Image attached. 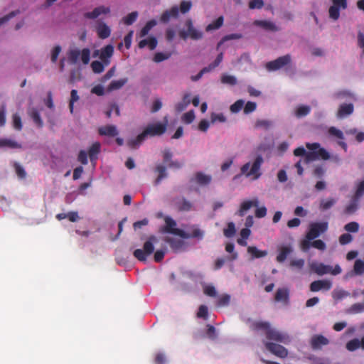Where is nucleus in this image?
Instances as JSON below:
<instances>
[{"label":"nucleus","instance_id":"nucleus-1","mask_svg":"<svg viewBox=\"0 0 364 364\" xmlns=\"http://www.w3.org/2000/svg\"><path fill=\"white\" fill-rule=\"evenodd\" d=\"M251 329L256 332H264L266 338L269 341H274L284 344H287L290 342V338L288 334L272 328L270 323L268 321H255L252 323Z\"/></svg>","mask_w":364,"mask_h":364},{"label":"nucleus","instance_id":"nucleus-2","mask_svg":"<svg viewBox=\"0 0 364 364\" xmlns=\"http://www.w3.org/2000/svg\"><path fill=\"white\" fill-rule=\"evenodd\" d=\"M166 130V123H156L149 124L144 131L134 139L127 141V145L133 149H136L144 141L148 136H161Z\"/></svg>","mask_w":364,"mask_h":364},{"label":"nucleus","instance_id":"nucleus-3","mask_svg":"<svg viewBox=\"0 0 364 364\" xmlns=\"http://www.w3.org/2000/svg\"><path fill=\"white\" fill-rule=\"evenodd\" d=\"M264 162L263 158L261 155L257 156L253 163L247 162L242 166L240 168L241 174L245 175L246 177H252V179H258L261 175V166Z\"/></svg>","mask_w":364,"mask_h":364},{"label":"nucleus","instance_id":"nucleus-4","mask_svg":"<svg viewBox=\"0 0 364 364\" xmlns=\"http://www.w3.org/2000/svg\"><path fill=\"white\" fill-rule=\"evenodd\" d=\"M158 241L155 235H151L144 243L143 249H136L134 251L133 255L140 262H146L147 257L154 251V244Z\"/></svg>","mask_w":364,"mask_h":364},{"label":"nucleus","instance_id":"nucleus-5","mask_svg":"<svg viewBox=\"0 0 364 364\" xmlns=\"http://www.w3.org/2000/svg\"><path fill=\"white\" fill-rule=\"evenodd\" d=\"M309 268L311 272L318 275H324L331 274L332 275H338L341 273L342 269L338 264H336L333 268L330 265H326L318 262H312L309 263Z\"/></svg>","mask_w":364,"mask_h":364},{"label":"nucleus","instance_id":"nucleus-6","mask_svg":"<svg viewBox=\"0 0 364 364\" xmlns=\"http://www.w3.org/2000/svg\"><path fill=\"white\" fill-rule=\"evenodd\" d=\"M83 64L87 65L90 59V50L89 48H83L81 51L78 49H71L68 52V61L71 64H76L79 56Z\"/></svg>","mask_w":364,"mask_h":364},{"label":"nucleus","instance_id":"nucleus-7","mask_svg":"<svg viewBox=\"0 0 364 364\" xmlns=\"http://www.w3.org/2000/svg\"><path fill=\"white\" fill-rule=\"evenodd\" d=\"M328 224L327 222L312 223L309 225V231L306 233V238L309 240H313L318 237L321 234L327 231Z\"/></svg>","mask_w":364,"mask_h":364},{"label":"nucleus","instance_id":"nucleus-8","mask_svg":"<svg viewBox=\"0 0 364 364\" xmlns=\"http://www.w3.org/2000/svg\"><path fill=\"white\" fill-rule=\"evenodd\" d=\"M185 24L187 27V31L183 30L179 32V36L182 39L186 40L188 37L193 40H198L202 38L203 33L193 27V21L191 19L186 20Z\"/></svg>","mask_w":364,"mask_h":364},{"label":"nucleus","instance_id":"nucleus-9","mask_svg":"<svg viewBox=\"0 0 364 364\" xmlns=\"http://www.w3.org/2000/svg\"><path fill=\"white\" fill-rule=\"evenodd\" d=\"M291 57L289 54L280 56L274 60L269 61L266 63L265 68L269 71H275L284 68L285 65L290 64Z\"/></svg>","mask_w":364,"mask_h":364},{"label":"nucleus","instance_id":"nucleus-10","mask_svg":"<svg viewBox=\"0 0 364 364\" xmlns=\"http://www.w3.org/2000/svg\"><path fill=\"white\" fill-rule=\"evenodd\" d=\"M265 348L274 355L284 358L288 355V350L284 346L268 341H264Z\"/></svg>","mask_w":364,"mask_h":364},{"label":"nucleus","instance_id":"nucleus-11","mask_svg":"<svg viewBox=\"0 0 364 364\" xmlns=\"http://www.w3.org/2000/svg\"><path fill=\"white\" fill-rule=\"evenodd\" d=\"M166 225L161 229L163 233H171L178 236L183 235V230L176 228V222L170 217H166L164 219Z\"/></svg>","mask_w":364,"mask_h":364},{"label":"nucleus","instance_id":"nucleus-12","mask_svg":"<svg viewBox=\"0 0 364 364\" xmlns=\"http://www.w3.org/2000/svg\"><path fill=\"white\" fill-rule=\"evenodd\" d=\"M172 203L179 212H188L193 208V203L184 197H176L173 199Z\"/></svg>","mask_w":364,"mask_h":364},{"label":"nucleus","instance_id":"nucleus-13","mask_svg":"<svg viewBox=\"0 0 364 364\" xmlns=\"http://www.w3.org/2000/svg\"><path fill=\"white\" fill-rule=\"evenodd\" d=\"M332 287V283L328 280H316L311 283L310 290L316 292L320 290L328 291Z\"/></svg>","mask_w":364,"mask_h":364},{"label":"nucleus","instance_id":"nucleus-14","mask_svg":"<svg viewBox=\"0 0 364 364\" xmlns=\"http://www.w3.org/2000/svg\"><path fill=\"white\" fill-rule=\"evenodd\" d=\"M97 36L101 39H105L109 37L111 34L110 28L103 21H97L95 27Z\"/></svg>","mask_w":364,"mask_h":364},{"label":"nucleus","instance_id":"nucleus-15","mask_svg":"<svg viewBox=\"0 0 364 364\" xmlns=\"http://www.w3.org/2000/svg\"><path fill=\"white\" fill-rule=\"evenodd\" d=\"M164 241L169 244L171 250L175 252H178L184 248L185 244L182 240L166 236L164 237Z\"/></svg>","mask_w":364,"mask_h":364},{"label":"nucleus","instance_id":"nucleus-16","mask_svg":"<svg viewBox=\"0 0 364 364\" xmlns=\"http://www.w3.org/2000/svg\"><path fill=\"white\" fill-rule=\"evenodd\" d=\"M328 339L322 335L314 336L310 341L311 346L314 350L321 349L322 346L328 345Z\"/></svg>","mask_w":364,"mask_h":364},{"label":"nucleus","instance_id":"nucleus-17","mask_svg":"<svg viewBox=\"0 0 364 364\" xmlns=\"http://www.w3.org/2000/svg\"><path fill=\"white\" fill-rule=\"evenodd\" d=\"M253 25L260 27L267 31H279L280 29L276 24L270 21L267 20H255L253 22Z\"/></svg>","mask_w":364,"mask_h":364},{"label":"nucleus","instance_id":"nucleus-18","mask_svg":"<svg viewBox=\"0 0 364 364\" xmlns=\"http://www.w3.org/2000/svg\"><path fill=\"white\" fill-rule=\"evenodd\" d=\"M113 53L114 47L112 45H107L100 50V58L105 65L109 64V58L112 56Z\"/></svg>","mask_w":364,"mask_h":364},{"label":"nucleus","instance_id":"nucleus-19","mask_svg":"<svg viewBox=\"0 0 364 364\" xmlns=\"http://www.w3.org/2000/svg\"><path fill=\"white\" fill-rule=\"evenodd\" d=\"M179 14V9L177 6H172L169 10L165 11L161 16L162 23H168L171 18H177Z\"/></svg>","mask_w":364,"mask_h":364},{"label":"nucleus","instance_id":"nucleus-20","mask_svg":"<svg viewBox=\"0 0 364 364\" xmlns=\"http://www.w3.org/2000/svg\"><path fill=\"white\" fill-rule=\"evenodd\" d=\"M110 9L109 7H105L104 6H100L94 9V10L91 12H87L84 14L85 18L89 19H95L97 18L101 14H109Z\"/></svg>","mask_w":364,"mask_h":364},{"label":"nucleus","instance_id":"nucleus-21","mask_svg":"<svg viewBox=\"0 0 364 364\" xmlns=\"http://www.w3.org/2000/svg\"><path fill=\"white\" fill-rule=\"evenodd\" d=\"M98 133L101 136H115L119 134L116 126L112 124L100 127L98 129Z\"/></svg>","mask_w":364,"mask_h":364},{"label":"nucleus","instance_id":"nucleus-22","mask_svg":"<svg viewBox=\"0 0 364 364\" xmlns=\"http://www.w3.org/2000/svg\"><path fill=\"white\" fill-rule=\"evenodd\" d=\"M307 158V161H310L313 159V158L328 160L330 159V154L324 148H319L318 150L316 151L308 153Z\"/></svg>","mask_w":364,"mask_h":364},{"label":"nucleus","instance_id":"nucleus-23","mask_svg":"<svg viewBox=\"0 0 364 364\" xmlns=\"http://www.w3.org/2000/svg\"><path fill=\"white\" fill-rule=\"evenodd\" d=\"M354 106L352 103L341 104L337 112V117L338 118H343L346 116L351 114L353 112Z\"/></svg>","mask_w":364,"mask_h":364},{"label":"nucleus","instance_id":"nucleus-24","mask_svg":"<svg viewBox=\"0 0 364 364\" xmlns=\"http://www.w3.org/2000/svg\"><path fill=\"white\" fill-rule=\"evenodd\" d=\"M346 349L349 351H355L359 348L364 350V336L360 341L358 338H353L346 343Z\"/></svg>","mask_w":364,"mask_h":364},{"label":"nucleus","instance_id":"nucleus-25","mask_svg":"<svg viewBox=\"0 0 364 364\" xmlns=\"http://www.w3.org/2000/svg\"><path fill=\"white\" fill-rule=\"evenodd\" d=\"M154 171V173L158 174V176L154 181V185L157 186L164 178L167 177L166 168L162 164H157Z\"/></svg>","mask_w":364,"mask_h":364},{"label":"nucleus","instance_id":"nucleus-26","mask_svg":"<svg viewBox=\"0 0 364 364\" xmlns=\"http://www.w3.org/2000/svg\"><path fill=\"white\" fill-rule=\"evenodd\" d=\"M293 252L290 245L282 246L279 248V254L277 256V261L279 263L284 262L287 256Z\"/></svg>","mask_w":364,"mask_h":364},{"label":"nucleus","instance_id":"nucleus-27","mask_svg":"<svg viewBox=\"0 0 364 364\" xmlns=\"http://www.w3.org/2000/svg\"><path fill=\"white\" fill-rule=\"evenodd\" d=\"M128 82L127 77L121 78L117 80H112L107 87L108 92L121 89Z\"/></svg>","mask_w":364,"mask_h":364},{"label":"nucleus","instance_id":"nucleus-28","mask_svg":"<svg viewBox=\"0 0 364 364\" xmlns=\"http://www.w3.org/2000/svg\"><path fill=\"white\" fill-rule=\"evenodd\" d=\"M259 201L257 199H255L254 200H246L241 203L240 208L237 212V214L240 216H243L245 213L251 208L252 206H258Z\"/></svg>","mask_w":364,"mask_h":364},{"label":"nucleus","instance_id":"nucleus-29","mask_svg":"<svg viewBox=\"0 0 364 364\" xmlns=\"http://www.w3.org/2000/svg\"><path fill=\"white\" fill-rule=\"evenodd\" d=\"M196 181L200 186H207L212 180V177L210 175L205 174L202 172H197L195 175Z\"/></svg>","mask_w":364,"mask_h":364},{"label":"nucleus","instance_id":"nucleus-30","mask_svg":"<svg viewBox=\"0 0 364 364\" xmlns=\"http://www.w3.org/2000/svg\"><path fill=\"white\" fill-rule=\"evenodd\" d=\"M289 290L286 288L278 289L276 291L274 299L277 301L287 303L289 300Z\"/></svg>","mask_w":364,"mask_h":364},{"label":"nucleus","instance_id":"nucleus-31","mask_svg":"<svg viewBox=\"0 0 364 364\" xmlns=\"http://www.w3.org/2000/svg\"><path fill=\"white\" fill-rule=\"evenodd\" d=\"M138 46L139 48H144L148 46L150 50H154L157 46V40L155 37H150L148 39L141 40Z\"/></svg>","mask_w":364,"mask_h":364},{"label":"nucleus","instance_id":"nucleus-32","mask_svg":"<svg viewBox=\"0 0 364 364\" xmlns=\"http://www.w3.org/2000/svg\"><path fill=\"white\" fill-rule=\"evenodd\" d=\"M183 235L180 237L183 239L197 238L202 239L203 237V232L199 228H194L193 231L189 233L183 230Z\"/></svg>","mask_w":364,"mask_h":364},{"label":"nucleus","instance_id":"nucleus-33","mask_svg":"<svg viewBox=\"0 0 364 364\" xmlns=\"http://www.w3.org/2000/svg\"><path fill=\"white\" fill-rule=\"evenodd\" d=\"M247 252L251 255L253 259L264 257L268 255V252L267 250H259L254 246L248 247Z\"/></svg>","mask_w":364,"mask_h":364},{"label":"nucleus","instance_id":"nucleus-34","mask_svg":"<svg viewBox=\"0 0 364 364\" xmlns=\"http://www.w3.org/2000/svg\"><path fill=\"white\" fill-rule=\"evenodd\" d=\"M100 148L101 145L99 142H95L90 147L88 150V155L92 161L97 159V155L100 152Z\"/></svg>","mask_w":364,"mask_h":364},{"label":"nucleus","instance_id":"nucleus-35","mask_svg":"<svg viewBox=\"0 0 364 364\" xmlns=\"http://www.w3.org/2000/svg\"><path fill=\"white\" fill-rule=\"evenodd\" d=\"M311 112V107L309 105H299L295 110V116L297 118H301L307 116Z\"/></svg>","mask_w":364,"mask_h":364},{"label":"nucleus","instance_id":"nucleus-36","mask_svg":"<svg viewBox=\"0 0 364 364\" xmlns=\"http://www.w3.org/2000/svg\"><path fill=\"white\" fill-rule=\"evenodd\" d=\"M30 116L32 118L33 122L38 128H42L43 127V122L37 109H33L31 112Z\"/></svg>","mask_w":364,"mask_h":364},{"label":"nucleus","instance_id":"nucleus-37","mask_svg":"<svg viewBox=\"0 0 364 364\" xmlns=\"http://www.w3.org/2000/svg\"><path fill=\"white\" fill-rule=\"evenodd\" d=\"M223 16H219L215 21H213L211 23L206 26L205 31L208 32L220 28L223 24Z\"/></svg>","mask_w":364,"mask_h":364},{"label":"nucleus","instance_id":"nucleus-38","mask_svg":"<svg viewBox=\"0 0 364 364\" xmlns=\"http://www.w3.org/2000/svg\"><path fill=\"white\" fill-rule=\"evenodd\" d=\"M156 25V20H150L149 21L145 26L141 28L140 31V37H144L146 36L149 31Z\"/></svg>","mask_w":364,"mask_h":364},{"label":"nucleus","instance_id":"nucleus-39","mask_svg":"<svg viewBox=\"0 0 364 364\" xmlns=\"http://www.w3.org/2000/svg\"><path fill=\"white\" fill-rule=\"evenodd\" d=\"M328 133L331 136L336 137L341 140L344 139V134L343 132L335 127H331L328 129Z\"/></svg>","mask_w":364,"mask_h":364},{"label":"nucleus","instance_id":"nucleus-40","mask_svg":"<svg viewBox=\"0 0 364 364\" xmlns=\"http://www.w3.org/2000/svg\"><path fill=\"white\" fill-rule=\"evenodd\" d=\"M336 200L334 198H328L327 200H322L320 203L319 208L321 210H327L330 209L335 203Z\"/></svg>","mask_w":364,"mask_h":364},{"label":"nucleus","instance_id":"nucleus-41","mask_svg":"<svg viewBox=\"0 0 364 364\" xmlns=\"http://www.w3.org/2000/svg\"><path fill=\"white\" fill-rule=\"evenodd\" d=\"M105 63L102 61L95 60L91 63V68L95 73H101L105 70Z\"/></svg>","mask_w":364,"mask_h":364},{"label":"nucleus","instance_id":"nucleus-42","mask_svg":"<svg viewBox=\"0 0 364 364\" xmlns=\"http://www.w3.org/2000/svg\"><path fill=\"white\" fill-rule=\"evenodd\" d=\"M137 17V11H133L123 18L124 23L127 26L132 25L134 21H136Z\"/></svg>","mask_w":364,"mask_h":364},{"label":"nucleus","instance_id":"nucleus-43","mask_svg":"<svg viewBox=\"0 0 364 364\" xmlns=\"http://www.w3.org/2000/svg\"><path fill=\"white\" fill-rule=\"evenodd\" d=\"M235 225L234 223L230 222L228 223L227 228L224 229L223 233L225 237H231L235 235Z\"/></svg>","mask_w":364,"mask_h":364},{"label":"nucleus","instance_id":"nucleus-44","mask_svg":"<svg viewBox=\"0 0 364 364\" xmlns=\"http://www.w3.org/2000/svg\"><path fill=\"white\" fill-rule=\"evenodd\" d=\"M13 127L15 129L21 131L22 129V122L20 115L15 113L12 116Z\"/></svg>","mask_w":364,"mask_h":364},{"label":"nucleus","instance_id":"nucleus-45","mask_svg":"<svg viewBox=\"0 0 364 364\" xmlns=\"http://www.w3.org/2000/svg\"><path fill=\"white\" fill-rule=\"evenodd\" d=\"M230 302V296L229 294H223L220 296L217 301V306L219 307L227 306Z\"/></svg>","mask_w":364,"mask_h":364},{"label":"nucleus","instance_id":"nucleus-46","mask_svg":"<svg viewBox=\"0 0 364 364\" xmlns=\"http://www.w3.org/2000/svg\"><path fill=\"white\" fill-rule=\"evenodd\" d=\"M221 82L230 85H235L237 82L235 76L230 75H223L221 77Z\"/></svg>","mask_w":364,"mask_h":364},{"label":"nucleus","instance_id":"nucleus-47","mask_svg":"<svg viewBox=\"0 0 364 364\" xmlns=\"http://www.w3.org/2000/svg\"><path fill=\"white\" fill-rule=\"evenodd\" d=\"M0 146H8L10 148H20L21 145H19L16 141L11 140V139H1L0 140Z\"/></svg>","mask_w":364,"mask_h":364},{"label":"nucleus","instance_id":"nucleus-48","mask_svg":"<svg viewBox=\"0 0 364 364\" xmlns=\"http://www.w3.org/2000/svg\"><path fill=\"white\" fill-rule=\"evenodd\" d=\"M79 100L77 91L76 90H72L70 92V99L69 102V109L70 112H73L74 103Z\"/></svg>","mask_w":364,"mask_h":364},{"label":"nucleus","instance_id":"nucleus-49","mask_svg":"<svg viewBox=\"0 0 364 364\" xmlns=\"http://www.w3.org/2000/svg\"><path fill=\"white\" fill-rule=\"evenodd\" d=\"M242 38L241 33H231L225 36L222 40L218 43V48H219L224 42L230 40L240 39Z\"/></svg>","mask_w":364,"mask_h":364},{"label":"nucleus","instance_id":"nucleus-50","mask_svg":"<svg viewBox=\"0 0 364 364\" xmlns=\"http://www.w3.org/2000/svg\"><path fill=\"white\" fill-rule=\"evenodd\" d=\"M171 55V53H156L154 56V61L156 63H160L165 60L168 59Z\"/></svg>","mask_w":364,"mask_h":364},{"label":"nucleus","instance_id":"nucleus-51","mask_svg":"<svg viewBox=\"0 0 364 364\" xmlns=\"http://www.w3.org/2000/svg\"><path fill=\"white\" fill-rule=\"evenodd\" d=\"M333 97L336 99H352L354 97L353 94L346 90L338 91L334 93Z\"/></svg>","mask_w":364,"mask_h":364},{"label":"nucleus","instance_id":"nucleus-52","mask_svg":"<svg viewBox=\"0 0 364 364\" xmlns=\"http://www.w3.org/2000/svg\"><path fill=\"white\" fill-rule=\"evenodd\" d=\"M244 101L242 100H238L235 102L230 107V110L232 113L239 112L244 106Z\"/></svg>","mask_w":364,"mask_h":364},{"label":"nucleus","instance_id":"nucleus-53","mask_svg":"<svg viewBox=\"0 0 364 364\" xmlns=\"http://www.w3.org/2000/svg\"><path fill=\"white\" fill-rule=\"evenodd\" d=\"M14 167L15 168L16 173L18 177L21 179H23L26 176V172L24 168L17 162H15L14 164Z\"/></svg>","mask_w":364,"mask_h":364},{"label":"nucleus","instance_id":"nucleus-54","mask_svg":"<svg viewBox=\"0 0 364 364\" xmlns=\"http://www.w3.org/2000/svg\"><path fill=\"white\" fill-rule=\"evenodd\" d=\"M344 230L348 232H357L359 230V224L357 222H350L344 226Z\"/></svg>","mask_w":364,"mask_h":364},{"label":"nucleus","instance_id":"nucleus-55","mask_svg":"<svg viewBox=\"0 0 364 364\" xmlns=\"http://www.w3.org/2000/svg\"><path fill=\"white\" fill-rule=\"evenodd\" d=\"M195 119V113L193 110H190L182 116V121L186 124H191Z\"/></svg>","mask_w":364,"mask_h":364},{"label":"nucleus","instance_id":"nucleus-56","mask_svg":"<svg viewBox=\"0 0 364 364\" xmlns=\"http://www.w3.org/2000/svg\"><path fill=\"white\" fill-rule=\"evenodd\" d=\"M340 8L332 5L328 10L329 17L335 21L338 19L340 16Z\"/></svg>","mask_w":364,"mask_h":364},{"label":"nucleus","instance_id":"nucleus-57","mask_svg":"<svg viewBox=\"0 0 364 364\" xmlns=\"http://www.w3.org/2000/svg\"><path fill=\"white\" fill-rule=\"evenodd\" d=\"M192 6V4L190 1H182L180 4V9L179 11L181 12V14H186L188 13Z\"/></svg>","mask_w":364,"mask_h":364},{"label":"nucleus","instance_id":"nucleus-58","mask_svg":"<svg viewBox=\"0 0 364 364\" xmlns=\"http://www.w3.org/2000/svg\"><path fill=\"white\" fill-rule=\"evenodd\" d=\"M364 195V180L360 181L358 185L356 188V191L355 193V199L358 200L360 197H362Z\"/></svg>","mask_w":364,"mask_h":364},{"label":"nucleus","instance_id":"nucleus-59","mask_svg":"<svg viewBox=\"0 0 364 364\" xmlns=\"http://www.w3.org/2000/svg\"><path fill=\"white\" fill-rule=\"evenodd\" d=\"M353 240V237L349 233H344L342 234L339 237V243L342 245H346L347 244H349Z\"/></svg>","mask_w":364,"mask_h":364},{"label":"nucleus","instance_id":"nucleus-60","mask_svg":"<svg viewBox=\"0 0 364 364\" xmlns=\"http://www.w3.org/2000/svg\"><path fill=\"white\" fill-rule=\"evenodd\" d=\"M190 100H186V97L183 98V100L178 103H177L175 106V109L178 112H181L183 111L188 105L190 104Z\"/></svg>","mask_w":364,"mask_h":364},{"label":"nucleus","instance_id":"nucleus-61","mask_svg":"<svg viewBox=\"0 0 364 364\" xmlns=\"http://www.w3.org/2000/svg\"><path fill=\"white\" fill-rule=\"evenodd\" d=\"M210 119L212 123H215L217 122H225L226 121V117L222 113H212L210 115Z\"/></svg>","mask_w":364,"mask_h":364},{"label":"nucleus","instance_id":"nucleus-62","mask_svg":"<svg viewBox=\"0 0 364 364\" xmlns=\"http://www.w3.org/2000/svg\"><path fill=\"white\" fill-rule=\"evenodd\" d=\"M208 315V307L205 305H200L197 312V316L203 319H207Z\"/></svg>","mask_w":364,"mask_h":364},{"label":"nucleus","instance_id":"nucleus-63","mask_svg":"<svg viewBox=\"0 0 364 364\" xmlns=\"http://www.w3.org/2000/svg\"><path fill=\"white\" fill-rule=\"evenodd\" d=\"M305 264L304 259H292L290 261L289 265L291 267H295L298 269H301Z\"/></svg>","mask_w":364,"mask_h":364},{"label":"nucleus","instance_id":"nucleus-64","mask_svg":"<svg viewBox=\"0 0 364 364\" xmlns=\"http://www.w3.org/2000/svg\"><path fill=\"white\" fill-rule=\"evenodd\" d=\"M166 251V248L156 250L154 255V261L156 262H161L164 258Z\"/></svg>","mask_w":364,"mask_h":364}]
</instances>
